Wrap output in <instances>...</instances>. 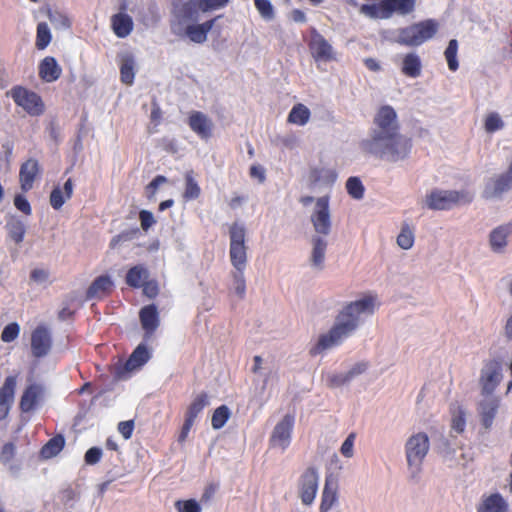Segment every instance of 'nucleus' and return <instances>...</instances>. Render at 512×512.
Listing matches in <instances>:
<instances>
[{
  "mask_svg": "<svg viewBox=\"0 0 512 512\" xmlns=\"http://www.w3.org/2000/svg\"><path fill=\"white\" fill-rule=\"evenodd\" d=\"M473 195L466 190H433L426 196V205L432 210H449L456 205L469 204Z\"/></svg>",
  "mask_w": 512,
  "mask_h": 512,
  "instance_id": "nucleus-4",
  "label": "nucleus"
},
{
  "mask_svg": "<svg viewBox=\"0 0 512 512\" xmlns=\"http://www.w3.org/2000/svg\"><path fill=\"white\" fill-rule=\"evenodd\" d=\"M133 430H134L133 420L122 421L118 424V431L125 439L131 438Z\"/></svg>",
  "mask_w": 512,
  "mask_h": 512,
  "instance_id": "nucleus-61",
  "label": "nucleus"
},
{
  "mask_svg": "<svg viewBox=\"0 0 512 512\" xmlns=\"http://www.w3.org/2000/svg\"><path fill=\"white\" fill-rule=\"evenodd\" d=\"M244 270H236L234 273H233V279H234V284H235V290H236V293L240 296V297H243L244 294H245V290H246V283H245V278H244V274H243Z\"/></svg>",
  "mask_w": 512,
  "mask_h": 512,
  "instance_id": "nucleus-53",
  "label": "nucleus"
},
{
  "mask_svg": "<svg viewBox=\"0 0 512 512\" xmlns=\"http://www.w3.org/2000/svg\"><path fill=\"white\" fill-rule=\"evenodd\" d=\"M338 483L332 476H327L322 493L320 512H328L338 500Z\"/></svg>",
  "mask_w": 512,
  "mask_h": 512,
  "instance_id": "nucleus-22",
  "label": "nucleus"
},
{
  "mask_svg": "<svg viewBox=\"0 0 512 512\" xmlns=\"http://www.w3.org/2000/svg\"><path fill=\"white\" fill-rule=\"evenodd\" d=\"M318 490V473L314 467L307 468L299 479V492L303 504L313 503Z\"/></svg>",
  "mask_w": 512,
  "mask_h": 512,
  "instance_id": "nucleus-12",
  "label": "nucleus"
},
{
  "mask_svg": "<svg viewBox=\"0 0 512 512\" xmlns=\"http://www.w3.org/2000/svg\"><path fill=\"white\" fill-rule=\"evenodd\" d=\"M209 404L208 395L206 392H201L198 394L191 404L188 406L185 419H188L192 422H195L197 416L201 413V411Z\"/></svg>",
  "mask_w": 512,
  "mask_h": 512,
  "instance_id": "nucleus-33",
  "label": "nucleus"
},
{
  "mask_svg": "<svg viewBox=\"0 0 512 512\" xmlns=\"http://www.w3.org/2000/svg\"><path fill=\"white\" fill-rule=\"evenodd\" d=\"M429 450V438L426 433L420 432L412 435L406 445V458L409 466H419L422 464Z\"/></svg>",
  "mask_w": 512,
  "mask_h": 512,
  "instance_id": "nucleus-7",
  "label": "nucleus"
},
{
  "mask_svg": "<svg viewBox=\"0 0 512 512\" xmlns=\"http://www.w3.org/2000/svg\"><path fill=\"white\" fill-rule=\"evenodd\" d=\"M327 382L329 387H339L349 382V379L346 373H340L330 375Z\"/></svg>",
  "mask_w": 512,
  "mask_h": 512,
  "instance_id": "nucleus-60",
  "label": "nucleus"
},
{
  "mask_svg": "<svg viewBox=\"0 0 512 512\" xmlns=\"http://www.w3.org/2000/svg\"><path fill=\"white\" fill-rule=\"evenodd\" d=\"M337 178L333 169L315 168L311 171L310 179L313 184L332 185Z\"/></svg>",
  "mask_w": 512,
  "mask_h": 512,
  "instance_id": "nucleus-37",
  "label": "nucleus"
},
{
  "mask_svg": "<svg viewBox=\"0 0 512 512\" xmlns=\"http://www.w3.org/2000/svg\"><path fill=\"white\" fill-rule=\"evenodd\" d=\"M508 504L500 493H493L482 499L477 512H507Z\"/></svg>",
  "mask_w": 512,
  "mask_h": 512,
  "instance_id": "nucleus-24",
  "label": "nucleus"
},
{
  "mask_svg": "<svg viewBox=\"0 0 512 512\" xmlns=\"http://www.w3.org/2000/svg\"><path fill=\"white\" fill-rule=\"evenodd\" d=\"M51 336L48 329L43 326H37L31 334V350L36 358L44 357L51 349Z\"/></svg>",
  "mask_w": 512,
  "mask_h": 512,
  "instance_id": "nucleus-14",
  "label": "nucleus"
},
{
  "mask_svg": "<svg viewBox=\"0 0 512 512\" xmlns=\"http://www.w3.org/2000/svg\"><path fill=\"white\" fill-rule=\"evenodd\" d=\"M114 283L110 276L101 275L93 280L86 291V299H103L111 294Z\"/></svg>",
  "mask_w": 512,
  "mask_h": 512,
  "instance_id": "nucleus-15",
  "label": "nucleus"
},
{
  "mask_svg": "<svg viewBox=\"0 0 512 512\" xmlns=\"http://www.w3.org/2000/svg\"><path fill=\"white\" fill-rule=\"evenodd\" d=\"M498 405L493 402H483L480 405V416H481V423L486 428L489 429L494 421L495 415L497 413Z\"/></svg>",
  "mask_w": 512,
  "mask_h": 512,
  "instance_id": "nucleus-40",
  "label": "nucleus"
},
{
  "mask_svg": "<svg viewBox=\"0 0 512 512\" xmlns=\"http://www.w3.org/2000/svg\"><path fill=\"white\" fill-rule=\"evenodd\" d=\"M230 416H231L230 409L226 405H221V406L217 407L214 410V412L212 414V418H211V425H212L213 429H215V430L221 429L226 424V422L229 420Z\"/></svg>",
  "mask_w": 512,
  "mask_h": 512,
  "instance_id": "nucleus-43",
  "label": "nucleus"
},
{
  "mask_svg": "<svg viewBox=\"0 0 512 512\" xmlns=\"http://www.w3.org/2000/svg\"><path fill=\"white\" fill-rule=\"evenodd\" d=\"M73 181L71 178L64 183L63 189L59 186L55 187L50 193V205L53 209L59 210L64 203L72 197Z\"/></svg>",
  "mask_w": 512,
  "mask_h": 512,
  "instance_id": "nucleus-25",
  "label": "nucleus"
},
{
  "mask_svg": "<svg viewBox=\"0 0 512 512\" xmlns=\"http://www.w3.org/2000/svg\"><path fill=\"white\" fill-rule=\"evenodd\" d=\"M502 380V364L497 359H492L484 364L480 375V384L483 393H492Z\"/></svg>",
  "mask_w": 512,
  "mask_h": 512,
  "instance_id": "nucleus-11",
  "label": "nucleus"
},
{
  "mask_svg": "<svg viewBox=\"0 0 512 512\" xmlns=\"http://www.w3.org/2000/svg\"><path fill=\"white\" fill-rule=\"evenodd\" d=\"M178 512H201L199 503L194 499L178 500L175 502Z\"/></svg>",
  "mask_w": 512,
  "mask_h": 512,
  "instance_id": "nucleus-52",
  "label": "nucleus"
},
{
  "mask_svg": "<svg viewBox=\"0 0 512 512\" xmlns=\"http://www.w3.org/2000/svg\"><path fill=\"white\" fill-rule=\"evenodd\" d=\"M62 74V68L57 60L52 56L43 58L38 66V75L40 79L47 83L57 81Z\"/></svg>",
  "mask_w": 512,
  "mask_h": 512,
  "instance_id": "nucleus-19",
  "label": "nucleus"
},
{
  "mask_svg": "<svg viewBox=\"0 0 512 512\" xmlns=\"http://www.w3.org/2000/svg\"><path fill=\"white\" fill-rule=\"evenodd\" d=\"M9 95L17 106L22 107L29 115L43 114L45 106L42 98L34 91L17 85L11 88Z\"/></svg>",
  "mask_w": 512,
  "mask_h": 512,
  "instance_id": "nucleus-6",
  "label": "nucleus"
},
{
  "mask_svg": "<svg viewBox=\"0 0 512 512\" xmlns=\"http://www.w3.org/2000/svg\"><path fill=\"white\" fill-rule=\"evenodd\" d=\"M231 264L235 270H245L247 264V246L245 245V228L233 223L229 229Z\"/></svg>",
  "mask_w": 512,
  "mask_h": 512,
  "instance_id": "nucleus-5",
  "label": "nucleus"
},
{
  "mask_svg": "<svg viewBox=\"0 0 512 512\" xmlns=\"http://www.w3.org/2000/svg\"><path fill=\"white\" fill-rule=\"evenodd\" d=\"M397 244L402 249L408 250L414 244V232L408 224H404L397 236Z\"/></svg>",
  "mask_w": 512,
  "mask_h": 512,
  "instance_id": "nucleus-46",
  "label": "nucleus"
},
{
  "mask_svg": "<svg viewBox=\"0 0 512 512\" xmlns=\"http://www.w3.org/2000/svg\"><path fill=\"white\" fill-rule=\"evenodd\" d=\"M52 36L50 29L45 22L37 25L35 46L38 50H44L51 42Z\"/></svg>",
  "mask_w": 512,
  "mask_h": 512,
  "instance_id": "nucleus-42",
  "label": "nucleus"
},
{
  "mask_svg": "<svg viewBox=\"0 0 512 512\" xmlns=\"http://www.w3.org/2000/svg\"><path fill=\"white\" fill-rule=\"evenodd\" d=\"M139 220H140L141 228L144 231H148L156 223V220H155L152 212H150L148 210H141L139 212Z\"/></svg>",
  "mask_w": 512,
  "mask_h": 512,
  "instance_id": "nucleus-54",
  "label": "nucleus"
},
{
  "mask_svg": "<svg viewBox=\"0 0 512 512\" xmlns=\"http://www.w3.org/2000/svg\"><path fill=\"white\" fill-rule=\"evenodd\" d=\"M16 378L8 376L0 388V420L5 419L14 400Z\"/></svg>",
  "mask_w": 512,
  "mask_h": 512,
  "instance_id": "nucleus-17",
  "label": "nucleus"
},
{
  "mask_svg": "<svg viewBox=\"0 0 512 512\" xmlns=\"http://www.w3.org/2000/svg\"><path fill=\"white\" fill-rule=\"evenodd\" d=\"M439 29L434 19H426L398 30L397 42L401 45L416 47L433 38Z\"/></svg>",
  "mask_w": 512,
  "mask_h": 512,
  "instance_id": "nucleus-3",
  "label": "nucleus"
},
{
  "mask_svg": "<svg viewBox=\"0 0 512 512\" xmlns=\"http://www.w3.org/2000/svg\"><path fill=\"white\" fill-rule=\"evenodd\" d=\"M512 235V224L500 225L493 229L489 236L491 249L501 252L507 245V238Z\"/></svg>",
  "mask_w": 512,
  "mask_h": 512,
  "instance_id": "nucleus-23",
  "label": "nucleus"
},
{
  "mask_svg": "<svg viewBox=\"0 0 512 512\" xmlns=\"http://www.w3.org/2000/svg\"><path fill=\"white\" fill-rule=\"evenodd\" d=\"M41 388L36 384L29 385L23 392L19 408L22 412H30L34 410L38 404L39 397L41 395Z\"/></svg>",
  "mask_w": 512,
  "mask_h": 512,
  "instance_id": "nucleus-27",
  "label": "nucleus"
},
{
  "mask_svg": "<svg viewBox=\"0 0 512 512\" xmlns=\"http://www.w3.org/2000/svg\"><path fill=\"white\" fill-rule=\"evenodd\" d=\"M363 151L382 160L398 162L406 159L412 149V140L400 133L395 109L381 106L374 118L370 137L361 142Z\"/></svg>",
  "mask_w": 512,
  "mask_h": 512,
  "instance_id": "nucleus-1",
  "label": "nucleus"
},
{
  "mask_svg": "<svg viewBox=\"0 0 512 512\" xmlns=\"http://www.w3.org/2000/svg\"><path fill=\"white\" fill-rule=\"evenodd\" d=\"M457 52H458V41L456 39H451L448 43V46L444 52L445 59L448 64L449 70L455 72L459 68V63L457 60Z\"/></svg>",
  "mask_w": 512,
  "mask_h": 512,
  "instance_id": "nucleus-45",
  "label": "nucleus"
},
{
  "mask_svg": "<svg viewBox=\"0 0 512 512\" xmlns=\"http://www.w3.org/2000/svg\"><path fill=\"white\" fill-rule=\"evenodd\" d=\"M512 188V162L509 165L508 170L499 175L494 181H493V187L486 186L483 197L485 199L494 198L496 196L501 195L502 193L508 191Z\"/></svg>",
  "mask_w": 512,
  "mask_h": 512,
  "instance_id": "nucleus-18",
  "label": "nucleus"
},
{
  "mask_svg": "<svg viewBox=\"0 0 512 512\" xmlns=\"http://www.w3.org/2000/svg\"><path fill=\"white\" fill-rule=\"evenodd\" d=\"M310 110L301 103L293 106L291 109L287 121L292 124L304 126L310 119Z\"/></svg>",
  "mask_w": 512,
  "mask_h": 512,
  "instance_id": "nucleus-38",
  "label": "nucleus"
},
{
  "mask_svg": "<svg viewBox=\"0 0 512 512\" xmlns=\"http://www.w3.org/2000/svg\"><path fill=\"white\" fill-rule=\"evenodd\" d=\"M294 423L295 417L292 414H286L276 424L269 440L271 447H279L282 450H286L289 447Z\"/></svg>",
  "mask_w": 512,
  "mask_h": 512,
  "instance_id": "nucleus-9",
  "label": "nucleus"
},
{
  "mask_svg": "<svg viewBox=\"0 0 512 512\" xmlns=\"http://www.w3.org/2000/svg\"><path fill=\"white\" fill-rule=\"evenodd\" d=\"M167 178L163 175H157L146 187L145 193L148 199H153L160 185L167 183Z\"/></svg>",
  "mask_w": 512,
  "mask_h": 512,
  "instance_id": "nucleus-51",
  "label": "nucleus"
},
{
  "mask_svg": "<svg viewBox=\"0 0 512 512\" xmlns=\"http://www.w3.org/2000/svg\"><path fill=\"white\" fill-rule=\"evenodd\" d=\"M359 11L372 19H387L391 16L383 0L378 4H362Z\"/></svg>",
  "mask_w": 512,
  "mask_h": 512,
  "instance_id": "nucleus-32",
  "label": "nucleus"
},
{
  "mask_svg": "<svg viewBox=\"0 0 512 512\" xmlns=\"http://www.w3.org/2000/svg\"><path fill=\"white\" fill-rule=\"evenodd\" d=\"M139 319L146 337H151L159 326V313L156 305L150 304L141 308Z\"/></svg>",
  "mask_w": 512,
  "mask_h": 512,
  "instance_id": "nucleus-20",
  "label": "nucleus"
},
{
  "mask_svg": "<svg viewBox=\"0 0 512 512\" xmlns=\"http://www.w3.org/2000/svg\"><path fill=\"white\" fill-rule=\"evenodd\" d=\"M39 172L40 167L36 159L30 158L21 165L19 182L23 192H28L33 188L34 181Z\"/></svg>",
  "mask_w": 512,
  "mask_h": 512,
  "instance_id": "nucleus-16",
  "label": "nucleus"
},
{
  "mask_svg": "<svg viewBox=\"0 0 512 512\" xmlns=\"http://www.w3.org/2000/svg\"><path fill=\"white\" fill-rule=\"evenodd\" d=\"M14 205L23 214H25L27 216L31 215L32 208H31V205H30L29 201L26 199L25 196H23L21 194H17L14 197Z\"/></svg>",
  "mask_w": 512,
  "mask_h": 512,
  "instance_id": "nucleus-56",
  "label": "nucleus"
},
{
  "mask_svg": "<svg viewBox=\"0 0 512 512\" xmlns=\"http://www.w3.org/2000/svg\"><path fill=\"white\" fill-rule=\"evenodd\" d=\"M421 60L415 53L405 55L402 62V73L408 77L416 78L421 74Z\"/></svg>",
  "mask_w": 512,
  "mask_h": 512,
  "instance_id": "nucleus-31",
  "label": "nucleus"
},
{
  "mask_svg": "<svg viewBox=\"0 0 512 512\" xmlns=\"http://www.w3.org/2000/svg\"><path fill=\"white\" fill-rule=\"evenodd\" d=\"M503 127L504 122L498 113L491 112L486 116L484 121V128L486 132L493 133L495 131L501 130Z\"/></svg>",
  "mask_w": 512,
  "mask_h": 512,
  "instance_id": "nucleus-48",
  "label": "nucleus"
},
{
  "mask_svg": "<svg viewBox=\"0 0 512 512\" xmlns=\"http://www.w3.org/2000/svg\"><path fill=\"white\" fill-rule=\"evenodd\" d=\"M102 457V450L98 447H91L85 453L84 460L87 465L97 464Z\"/></svg>",
  "mask_w": 512,
  "mask_h": 512,
  "instance_id": "nucleus-57",
  "label": "nucleus"
},
{
  "mask_svg": "<svg viewBox=\"0 0 512 512\" xmlns=\"http://www.w3.org/2000/svg\"><path fill=\"white\" fill-rule=\"evenodd\" d=\"M187 124L202 140L206 141L213 135L214 123L211 118L201 111H191L187 119Z\"/></svg>",
  "mask_w": 512,
  "mask_h": 512,
  "instance_id": "nucleus-13",
  "label": "nucleus"
},
{
  "mask_svg": "<svg viewBox=\"0 0 512 512\" xmlns=\"http://www.w3.org/2000/svg\"><path fill=\"white\" fill-rule=\"evenodd\" d=\"M143 293L149 298H155L158 295L159 289L156 281H148V279L141 286Z\"/></svg>",
  "mask_w": 512,
  "mask_h": 512,
  "instance_id": "nucleus-59",
  "label": "nucleus"
},
{
  "mask_svg": "<svg viewBox=\"0 0 512 512\" xmlns=\"http://www.w3.org/2000/svg\"><path fill=\"white\" fill-rule=\"evenodd\" d=\"M65 439L62 435H56L48 440L41 448L40 454L43 458L49 459L58 455L64 448Z\"/></svg>",
  "mask_w": 512,
  "mask_h": 512,
  "instance_id": "nucleus-35",
  "label": "nucleus"
},
{
  "mask_svg": "<svg viewBox=\"0 0 512 512\" xmlns=\"http://www.w3.org/2000/svg\"><path fill=\"white\" fill-rule=\"evenodd\" d=\"M355 434L350 433L345 441L342 443L340 448L341 454L346 458H351L353 456V446H354Z\"/></svg>",
  "mask_w": 512,
  "mask_h": 512,
  "instance_id": "nucleus-58",
  "label": "nucleus"
},
{
  "mask_svg": "<svg viewBox=\"0 0 512 512\" xmlns=\"http://www.w3.org/2000/svg\"><path fill=\"white\" fill-rule=\"evenodd\" d=\"M327 242L320 237L313 238L312 262L315 266H321L324 262Z\"/></svg>",
  "mask_w": 512,
  "mask_h": 512,
  "instance_id": "nucleus-44",
  "label": "nucleus"
},
{
  "mask_svg": "<svg viewBox=\"0 0 512 512\" xmlns=\"http://www.w3.org/2000/svg\"><path fill=\"white\" fill-rule=\"evenodd\" d=\"M367 367L368 364L366 362H360L355 364L348 372H346L349 381H351L357 375H360L363 372H365Z\"/></svg>",
  "mask_w": 512,
  "mask_h": 512,
  "instance_id": "nucleus-63",
  "label": "nucleus"
},
{
  "mask_svg": "<svg viewBox=\"0 0 512 512\" xmlns=\"http://www.w3.org/2000/svg\"><path fill=\"white\" fill-rule=\"evenodd\" d=\"M185 188L183 192V199L185 201L196 200L201 194V188L194 178L193 171L185 173Z\"/></svg>",
  "mask_w": 512,
  "mask_h": 512,
  "instance_id": "nucleus-39",
  "label": "nucleus"
},
{
  "mask_svg": "<svg viewBox=\"0 0 512 512\" xmlns=\"http://www.w3.org/2000/svg\"><path fill=\"white\" fill-rule=\"evenodd\" d=\"M230 0H189L190 5L201 12L224 8Z\"/></svg>",
  "mask_w": 512,
  "mask_h": 512,
  "instance_id": "nucleus-41",
  "label": "nucleus"
},
{
  "mask_svg": "<svg viewBox=\"0 0 512 512\" xmlns=\"http://www.w3.org/2000/svg\"><path fill=\"white\" fill-rule=\"evenodd\" d=\"M346 189L348 194L354 199H361L364 195V186L361 180L357 177H350L346 182Z\"/></svg>",
  "mask_w": 512,
  "mask_h": 512,
  "instance_id": "nucleus-47",
  "label": "nucleus"
},
{
  "mask_svg": "<svg viewBox=\"0 0 512 512\" xmlns=\"http://www.w3.org/2000/svg\"><path fill=\"white\" fill-rule=\"evenodd\" d=\"M221 16H216L201 24H191L185 28V35L194 43L201 44L207 40L208 33Z\"/></svg>",
  "mask_w": 512,
  "mask_h": 512,
  "instance_id": "nucleus-21",
  "label": "nucleus"
},
{
  "mask_svg": "<svg viewBox=\"0 0 512 512\" xmlns=\"http://www.w3.org/2000/svg\"><path fill=\"white\" fill-rule=\"evenodd\" d=\"M20 333V326L16 322L6 325L1 333V340L5 343L14 341Z\"/></svg>",
  "mask_w": 512,
  "mask_h": 512,
  "instance_id": "nucleus-49",
  "label": "nucleus"
},
{
  "mask_svg": "<svg viewBox=\"0 0 512 512\" xmlns=\"http://www.w3.org/2000/svg\"><path fill=\"white\" fill-rule=\"evenodd\" d=\"M159 146L168 153H176L178 151L175 139L164 137L159 141Z\"/></svg>",
  "mask_w": 512,
  "mask_h": 512,
  "instance_id": "nucleus-62",
  "label": "nucleus"
},
{
  "mask_svg": "<svg viewBox=\"0 0 512 512\" xmlns=\"http://www.w3.org/2000/svg\"><path fill=\"white\" fill-rule=\"evenodd\" d=\"M148 278V269L144 265L138 264L128 269L125 275V283L133 289H138L143 286Z\"/></svg>",
  "mask_w": 512,
  "mask_h": 512,
  "instance_id": "nucleus-28",
  "label": "nucleus"
},
{
  "mask_svg": "<svg viewBox=\"0 0 512 512\" xmlns=\"http://www.w3.org/2000/svg\"><path fill=\"white\" fill-rule=\"evenodd\" d=\"M388 12L392 15L394 12L407 15L414 11L416 0H383Z\"/></svg>",
  "mask_w": 512,
  "mask_h": 512,
  "instance_id": "nucleus-34",
  "label": "nucleus"
},
{
  "mask_svg": "<svg viewBox=\"0 0 512 512\" xmlns=\"http://www.w3.org/2000/svg\"><path fill=\"white\" fill-rule=\"evenodd\" d=\"M194 422L188 420V419H185L184 420V423H183V426L181 428V431H180V434H179V437H178V441L180 443L184 442L187 437H188V434L193 426Z\"/></svg>",
  "mask_w": 512,
  "mask_h": 512,
  "instance_id": "nucleus-64",
  "label": "nucleus"
},
{
  "mask_svg": "<svg viewBox=\"0 0 512 512\" xmlns=\"http://www.w3.org/2000/svg\"><path fill=\"white\" fill-rule=\"evenodd\" d=\"M466 426V419H465V413L462 410H459V412L452 417L451 421V427L452 429L457 433H462L465 430Z\"/></svg>",
  "mask_w": 512,
  "mask_h": 512,
  "instance_id": "nucleus-55",
  "label": "nucleus"
},
{
  "mask_svg": "<svg viewBox=\"0 0 512 512\" xmlns=\"http://www.w3.org/2000/svg\"><path fill=\"white\" fill-rule=\"evenodd\" d=\"M135 77V61L133 56L126 55L120 64V79L126 85H132Z\"/></svg>",
  "mask_w": 512,
  "mask_h": 512,
  "instance_id": "nucleus-36",
  "label": "nucleus"
},
{
  "mask_svg": "<svg viewBox=\"0 0 512 512\" xmlns=\"http://www.w3.org/2000/svg\"><path fill=\"white\" fill-rule=\"evenodd\" d=\"M150 358V353L144 344L138 345L125 362L124 371L130 372L143 366Z\"/></svg>",
  "mask_w": 512,
  "mask_h": 512,
  "instance_id": "nucleus-29",
  "label": "nucleus"
},
{
  "mask_svg": "<svg viewBox=\"0 0 512 512\" xmlns=\"http://www.w3.org/2000/svg\"><path fill=\"white\" fill-rule=\"evenodd\" d=\"M111 26L117 37L125 38L133 30V20L126 13H117L111 18Z\"/></svg>",
  "mask_w": 512,
  "mask_h": 512,
  "instance_id": "nucleus-26",
  "label": "nucleus"
},
{
  "mask_svg": "<svg viewBox=\"0 0 512 512\" xmlns=\"http://www.w3.org/2000/svg\"><path fill=\"white\" fill-rule=\"evenodd\" d=\"M254 4L262 18L266 20L274 18V8L269 0H254Z\"/></svg>",
  "mask_w": 512,
  "mask_h": 512,
  "instance_id": "nucleus-50",
  "label": "nucleus"
},
{
  "mask_svg": "<svg viewBox=\"0 0 512 512\" xmlns=\"http://www.w3.org/2000/svg\"><path fill=\"white\" fill-rule=\"evenodd\" d=\"M6 230L9 238L15 243V244H21L24 240L25 234H26V226L24 222L15 217L12 216L7 220L6 223Z\"/></svg>",
  "mask_w": 512,
  "mask_h": 512,
  "instance_id": "nucleus-30",
  "label": "nucleus"
},
{
  "mask_svg": "<svg viewBox=\"0 0 512 512\" xmlns=\"http://www.w3.org/2000/svg\"><path fill=\"white\" fill-rule=\"evenodd\" d=\"M329 200V196L319 197L316 200L315 208L311 215L314 230L323 235H328L331 231Z\"/></svg>",
  "mask_w": 512,
  "mask_h": 512,
  "instance_id": "nucleus-8",
  "label": "nucleus"
},
{
  "mask_svg": "<svg viewBox=\"0 0 512 512\" xmlns=\"http://www.w3.org/2000/svg\"><path fill=\"white\" fill-rule=\"evenodd\" d=\"M308 47L316 62H329L335 59L333 47L315 28L310 30Z\"/></svg>",
  "mask_w": 512,
  "mask_h": 512,
  "instance_id": "nucleus-10",
  "label": "nucleus"
},
{
  "mask_svg": "<svg viewBox=\"0 0 512 512\" xmlns=\"http://www.w3.org/2000/svg\"><path fill=\"white\" fill-rule=\"evenodd\" d=\"M375 301L376 298L369 295L348 304L339 314L337 323L327 334L320 336L318 343L311 349V354L317 355L325 349L340 344L343 338L356 329L360 314L374 312Z\"/></svg>",
  "mask_w": 512,
  "mask_h": 512,
  "instance_id": "nucleus-2",
  "label": "nucleus"
}]
</instances>
